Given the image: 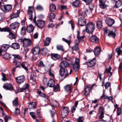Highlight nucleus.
Returning <instances> with one entry per match:
<instances>
[{"mask_svg":"<svg viewBox=\"0 0 122 122\" xmlns=\"http://www.w3.org/2000/svg\"><path fill=\"white\" fill-rule=\"evenodd\" d=\"M95 29V25L91 22L87 23L86 26L85 31L87 33H91L93 32Z\"/></svg>","mask_w":122,"mask_h":122,"instance_id":"obj_1","label":"nucleus"},{"mask_svg":"<svg viewBox=\"0 0 122 122\" xmlns=\"http://www.w3.org/2000/svg\"><path fill=\"white\" fill-rule=\"evenodd\" d=\"M59 74L61 77H64L63 78H66L69 75L67 70L66 68L60 67L59 71Z\"/></svg>","mask_w":122,"mask_h":122,"instance_id":"obj_2","label":"nucleus"},{"mask_svg":"<svg viewBox=\"0 0 122 122\" xmlns=\"http://www.w3.org/2000/svg\"><path fill=\"white\" fill-rule=\"evenodd\" d=\"M34 8L32 6H29L27 10V18L31 20H32L33 12Z\"/></svg>","mask_w":122,"mask_h":122,"instance_id":"obj_3","label":"nucleus"},{"mask_svg":"<svg viewBox=\"0 0 122 122\" xmlns=\"http://www.w3.org/2000/svg\"><path fill=\"white\" fill-rule=\"evenodd\" d=\"M69 109L66 107H64L61 110V117L63 118L66 117L69 112Z\"/></svg>","mask_w":122,"mask_h":122,"instance_id":"obj_4","label":"nucleus"},{"mask_svg":"<svg viewBox=\"0 0 122 122\" xmlns=\"http://www.w3.org/2000/svg\"><path fill=\"white\" fill-rule=\"evenodd\" d=\"M3 9L2 8L0 7V9L4 13L9 12L11 10L12 7L11 5H5L3 6Z\"/></svg>","mask_w":122,"mask_h":122,"instance_id":"obj_5","label":"nucleus"},{"mask_svg":"<svg viewBox=\"0 0 122 122\" xmlns=\"http://www.w3.org/2000/svg\"><path fill=\"white\" fill-rule=\"evenodd\" d=\"M24 46L27 47L31 45L32 44L31 41L29 39L25 38L22 40Z\"/></svg>","mask_w":122,"mask_h":122,"instance_id":"obj_6","label":"nucleus"},{"mask_svg":"<svg viewBox=\"0 0 122 122\" xmlns=\"http://www.w3.org/2000/svg\"><path fill=\"white\" fill-rule=\"evenodd\" d=\"M45 22L44 20H38L36 21L35 24L39 28H43L44 26Z\"/></svg>","mask_w":122,"mask_h":122,"instance_id":"obj_7","label":"nucleus"},{"mask_svg":"<svg viewBox=\"0 0 122 122\" xmlns=\"http://www.w3.org/2000/svg\"><path fill=\"white\" fill-rule=\"evenodd\" d=\"M15 80L17 83L20 84L24 82L25 77L24 76H21L15 78Z\"/></svg>","mask_w":122,"mask_h":122,"instance_id":"obj_8","label":"nucleus"},{"mask_svg":"<svg viewBox=\"0 0 122 122\" xmlns=\"http://www.w3.org/2000/svg\"><path fill=\"white\" fill-rule=\"evenodd\" d=\"M96 62V58H94L92 59L89 61L88 62H86L88 66L90 67L94 66Z\"/></svg>","mask_w":122,"mask_h":122,"instance_id":"obj_9","label":"nucleus"},{"mask_svg":"<svg viewBox=\"0 0 122 122\" xmlns=\"http://www.w3.org/2000/svg\"><path fill=\"white\" fill-rule=\"evenodd\" d=\"M94 86H96V85L95 84H93L91 88L88 86H87L85 88L84 94L86 96H88L89 95L91 89H92Z\"/></svg>","mask_w":122,"mask_h":122,"instance_id":"obj_10","label":"nucleus"},{"mask_svg":"<svg viewBox=\"0 0 122 122\" xmlns=\"http://www.w3.org/2000/svg\"><path fill=\"white\" fill-rule=\"evenodd\" d=\"M36 77L37 76L35 73L34 72H32L31 73V76L30 78L29 81L32 83H36Z\"/></svg>","mask_w":122,"mask_h":122,"instance_id":"obj_11","label":"nucleus"},{"mask_svg":"<svg viewBox=\"0 0 122 122\" xmlns=\"http://www.w3.org/2000/svg\"><path fill=\"white\" fill-rule=\"evenodd\" d=\"M4 88L6 90L12 91L14 90V87L10 83H6L4 84L3 86Z\"/></svg>","mask_w":122,"mask_h":122,"instance_id":"obj_12","label":"nucleus"},{"mask_svg":"<svg viewBox=\"0 0 122 122\" xmlns=\"http://www.w3.org/2000/svg\"><path fill=\"white\" fill-rule=\"evenodd\" d=\"M115 21L113 19L110 17H108L107 19L106 23L110 26H112V25L115 23Z\"/></svg>","mask_w":122,"mask_h":122,"instance_id":"obj_13","label":"nucleus"},{"mask_svg":"<svg viewBox=\"0 0 122 122\" xmlns=\"http://www.w3.org/2000/svg\"><path fill=\"white\" fill-rule=\"evenodd\" d=\"M45 88L43 86H41L40 87V88L37 90V93L40 96L42 97H46L45 94L41 92L42 90L43 92L44 91Z\"/></svg>","mask_w":122,"mask_h":122,"instance_id":"obj_14","label":"nucleus"},{"mask_svg":"<svg viewBox=\"0 0 122 122\" xmlns=\"http://www.w3.org/2000/svg\"><path fill=\"white\" fill-rule=\"evenodd\" d=\"M104 33L105 34L108 33V36H110L112 37H114L116 36L115 32H113L112 31H110L107 29H105L104 30Z\"/></svg>","mask_w":122,"mask_h":122,"instance_id":"obj_15","label":"nucleus"},{"mask_svg":"<svg viewBox=\"0 0 122 122\" xmlns=\"http://www.w3.org/2000/svg\"><path fill=\"white\" fill-rule=\"evenodd\" d=\"M90 41L93 42L97 43L98 42L99 39L96 36L92 35L90 37Z\"/></svg>","mask_w":122,"mask_h":122,"instance_id":"obj_16","label":"nucleus"},{"mask_svg":"<svg viewBox=\"0 0 122 122\" xmlns=\"http://www.w3.org/2000/svg\"><path fill=\"white\" fill-rule=\"evenodd\" d=\"M86 21L84 18H80L79 19L78 23L81 26H84L86 24Z\"/></svg>","mask_w":122,"mask_h":122,"instance_id":"obj_17","label":"nucleus"},{"mask_svg":"<svg viewBox=\"0 0 122 122\" xmlns=\"http://www.w3.org/2000/svg\"><path fill=\"white\" fill-rule=\"evenodd\" d=\"M69 64L66 61H62L60 67L65 68L68 67L69 66Z\"/></svg>","mask_w":122,"mask_h":122,"instance_id":"obj_18","label":"nucleus"},{"mask_svg":"<svg viewBox=\"0 0 122 122\" xmlns=\"http://www.w3.org/2000/svg\"><path fill=\"white\" fill-rule=\"evenodd\" d=\"M40 52V49L39 46L35 47L33 48L32 49V52L34 55L38 54Z\"/></svg>","mask_w":122,"mask_h":122,"instance_id":"obj_19","label":"nucleus"},{"mask_svg":"<svg viewBox=\"0 0 122 122\" xmlns=\"http://www.w3.org/2000/svg\"><path fill=\"white\" fill-rule=\"evenodd\" d=\"M19 25V23L18 22H15L12 23L10 25V27L11 29H14L18 27Z\"/></svg>","mask_w":122,"mask_h":122,"instance_id":"obj_20","label":"nucleus"},{"mask_svg":"<svg viewBox=\"0 0 122 122\" xmlns=\"http://www.w3.org/2000/svg\"><path fill=\"white\" fill-rule=\"evenodd\" d=\"M51 55L52 59L54 60L59 59L60 57V55L58 54L51 53Z\"/></svg>","mask_w":122,"mask_h":122,"instance_id":"obj_21","label":"nucleus"},{"mask_svg":"<svg viewBox=\"0 0 122 122\" xmlns=\"http://www.w3.org/2000/svg\"><path fill=\"white\" fill-rule=\"evenodd\" d=\"M34 29V27L33 25H30L27 27L26 30L28 32L30 33L33 31Z\"/></svg>","mask_w":122,"mask_h":122,"instance_id":"obj_22","label":"nucleus"},{"mask_svg":"<svg viewBox=\"0 0 122 122\" xmlns=\"http://www.w3.org/2000/svg\"><path fill=\"white\" fill-rule=\"evenodd\" d=\"M10 47L15 49H18L20 47V45L18 43H13L10 45Z\"/></svg>","mask_w":122,"mask_h":122,"instance_id":"obj_23","label":"nucleus"},{"mask_svg":"<svg viewBox=\"0 0 122 122\" xmlns=\"http://www.w3.org/2000/svg\"><path fill=\"white\" fill-rule=\"evenodd\" d=\"M36 103L35 102L30 103L28 105V107L30 109H33L36 108Z\"/></svg>","mask_w":122,"mask_h":122,"instance_id":"obj_24","label":"nucleus"},{"mask_svg":"<svg viewBox=\"0 0 122 122\" xmlns=\"http://www.w3.org/2000/svg\"><path fill=\"white\" fill-rule=\"evenodd\" d=\"M55 82L54 80L52 79H50L48 81V82L47 86L50 87H53L55 84Z\"/></svg>","mask_w":122,"mask_h":122,"instance_id":"obj_25","label":"nucleus"},{"mask_svg":"<svg viewBox=\"0 0 122 122\" xmlns=\"http://www.w3.org/2000/svg\"><path fill=\"white\" fill-rule=\"evenodd\" d=\"M20 13L19 11L18 10L16 13H12L10 15V18L11 19H13L19 16V14Z\"/></svg>","mask_w":122,"mask_h":122,"instance_id":"obj_26","label":"nucleus"},{"mask_svg":"<svg viewBox=\"0 0 122 122\" xmlns=\"http://www.w3.org/2000/svg\"><path fill=\"white\" fill-rule=\"evenodd\" d=\"M10 47V46L9 45L5 44L2 45L0 48L3 51H5L7 50Z\"/></svg>","mask_w":122,"mask_h":122,"instance_id":"obj_27","label":"nucleus"},{"mask_svg":"<svg viewBox=\"0 0 122 122\" xmlns=\"http://www.w3.org/2000/svg\"><path fill=\"white\" fill-rule=\"evenodd\" d=\"M101 51L100 48L98 47H97L95 48L94 50V53L96 55H98Z\"/></svg>","mask_w":122,"mask_h":122,"instance_id":"obj_28","label":"nucleus"},{"mask_svg":"<svg viewBox=\"0 0 122 122\" xmlns=\"http://www.w3.org/2000/svg\"><path fill=\"white\" fill-rule=\"evenodd\" d=\"M72 66L74 70L75 71H77L79 69L80 67V65L79 64L74 63L73 64Z\"/></svg>","mask_w":122,"mask_h":122,"instance_id":"obj_29","label":"nucleus"},{"mask_svg":"<svg viewBox=\"0 0 122 122\" xmlns=\"http://www.w3.org/2000/svg\"><path fill=\"white\" fill-rule=\"evenodd\" d=\"M65 90L66 92H71L72 89V86L70 85H67L66 86L64 87Z\"/></svg>","mask_w":122,"mask_h":122,"instance_id":"obj_30","label":"nucleus"},{"mask_svg":"<svg viewBox=\"0 0 122 122\" xmlns=\"http://www.w3.org/2000/svg\"><path fill=\"white\" fill-rule=\"evenodd\" d=\"M51 39L50 38L46 37L45 41L44 42V45L46 46L49 45L51 42Z\"/></svg>","mask_w":122,"mask_h":122,"instance_id":"obj_31","label":"nucleus"},{"mask_svg":"<svg viewBox=\"0 0 122 122\" xmlns=\"http://www.w3.org/2000/svg\"><path fill=\"white\" fill-rule=\"evenodd\" d=\"M102 21L99 20L98 21L97 23V26L98 29H100L102 27Z\"/></svg>","mask_w":122,"mask_h":122,"instance_id":"obj_32","label":"nucleus"},{"mask_svg":"<svg viewBox=\"0 0 122 122\" xmlns=\"http://www.w3.org/2000/svg\"><path fill=\"white\" fill-rule=\"evenodd\" d=\"M72 49L73 51H76L78 50L79 47L78 44L76 43L72 47Z\"/></svg>","mask_w":122,"mask_h":122,"instance_id":"obj_33","label":"nucleus"},{"mask_svg":"<svg viewBox=\"0 0 122 122\" xmlns=\"http://www.w3.org/2000/svg\"><path fill=\"white\" fill-rule=\"evenodd\" d=\"M50 10L52 12H54L56 10V6L52 4H50Z\"/></svg>","mask_w":122,"mask_h":122,"instance_id":"obj_34","label":"nucleus"},{"mask_svg":"<svg viewBox=\"0 0 122 122\" xmlns=\"http://www.w3.org/2000/svg\"><path fill=\"white\" fill-rule=\"evenodd\" d=\"M13 56H14L13 63H15L16 61H18L21 58L20 56L18 55H13Z\"/></svg>","mask_w":122,"mask_h":122,"instance_id":"obj_35","label":"nucleus"},{"mask_svg":"<svg viewBox=\"0 0 122 122\" xmlns=\"http://www.w3.org/2000/svg\"><path fill=\"white\" fill-rule=\"evenodd\" d=\"M12 103L13 105L14 106H17L18 105L17 97H16L15 98L12 102Z\"/></svg>","mask_w":122,"mask_h":122,"instance_id":"obj_36","label":"nucleus"},{"mask_svg":"<svg viewBox=\"0 0 122 122\" xmlns=\"http://www.w3.org/2000/svg\"><path fill=\"white\" fill-rule=\"evenodd\" d=\"M48 81V79H47L46 78H43V82L44 85L46 86H47Z\"/></svg>","mask_w":122,"mask_h":122,"instance_id":"obj_37","label":"nucleus"},{"mask_svg":"<svg viewBox=\"0 0 122 122\" xmlns=\"http://www.w3.org/2000/svg\"><path fill=\"white\" fill-rule=\"evenodd\" d=\"M115 7L118 8L120 6L122 5L121 1H116Z\"/></svg>","mask_w":122,"mask_h":122,"instance_id":"obj_38","label":"nucleus"},{"mask_svg":"<svg viewBox=\"0 0 122 122\" xmlns=\"http://www.w3.org/2000/svg\"><path fill=\"white\" fill-rule=\"evenodd\" d=\"M4 58L7 60L9 59L10 58V55L8 53L5 54L3 56Z\"/></svg>","mask_w":122,"mask_h":122,"instance_id":"obj_39","label":"nucleus"},{"mask_svg":"<svg viewBox=\"0 0 122 122\" xmlns=\"http://www.w3.org/2000/svg\"><path fill=\"white\" fill-rule=\"evenodd\" d=\"M26 30L25 27H23L21 29V33L22 35H24L26 34Z\"/></svg>","mask_w":122,"mask_h":122,"instance_id":"obj_40","label":"nucleus"},{"mask_svg":"<svg viewBox=\"0 0 122 122\" xmlns=\"http://www.w3.org/2000/svg\"><path fill=\"white\" fill-rule=\"evenodd\" d=\"M9 32V33L10 37V39L12 40L15 38V34L10 31H10Z\"/></svg>","mask_w":122,"mask_h":122,"instance_id":"obj_41","label":"nucleus"},{"mask_svg":"<svg viewBox=\"0 0 122 122\" xmlns=\"http://www.w3.org/2000/svg\"><path fill=\"white\" fill-rule=\"evenodd\" d=\"M0 29L1 32H9L10 31V29L8 27H5L3 28H1L0 27Z\"/></svg>","mask_w":122,"mask_h":122,"instance_id":"obj_42","label":"nucleus"},{"mask_svg":"<svg viewBox=\"0 0 122 122\" xmlns=\"http://www.w3.org/2000/svg\"><path fill=\"white\" fill-rule=\"evenodd\" d=\"M48 50L46 48H45L43 49L41 51L42 54L45 55L48 52Z\"/></svg>","mask_w":122,"mask_h":122,"instance_id":"obj_43","label":"nucleus"},{"mask_svg":"<svg viewBox=\"0 0 122 122\" xmlns=\"http://www.w3.org/2000/svg\"><path fill=\"white\" fill-rule=\"evenodd\" d=\"M120 47L122 48V42H121V47L116 49V51L118 55H120L122 52V51L120 49Z\"/></svg>","mask_w":122,"mask_h":122,"instance_id":"obj_44","label":"nucleus"},{"mask_svg":"<svg viewBox=\"0 0 122 122\" xmlns=\"http://www.w3.org/2000/svg\"><path fill=\"white\" fill-rule=\"evenodd\" d=\"M48 74L51 76L53 78H54V71H51V70H49L47 72Z\"/></svg>","mask_w":122,"mask_h":122,"instance_id":"obj_45","label":"nucleus"},{"mask_svg":"<svg viewBox=\"0 0 122 122\" xmlns=\"http://www.w3.org/2000/svg\"><path fill=\"white\" fill-rule=\"evenodd\" d=\"M56 48L58 50H61L62 51H64V49L62 46L58 45L56 46Z\"/></svg>","mask_w":122,"mask_h":122,"instance_id":"obj_46","label":"nucleus"},{"mask_svg":"<svg viewBox=\"0 0 122 122\" xmlns=\"http://www.w3.org/2000/svg\"><path fill=\"white\" fill-rule=\"evenodd\" d=\"M72 4L74 6L76 7H77L79 6L80 2L78 0H76L74 1Z\"/></svg>","mask_w":122,"mask_h":122,"instance_id":"obj_47","label":"nucleus"},{"mask_svg":"<svg viewBox=\"0 0 122 122\" xmlns=\"http://www.w3.org/2000/svg\"><path fill=\"white\" fill-rule=\"evenodd\" d=\"M55 17V15L53 13H51L50 15V21H52L53 19H54Z\"/></svg>","mask_w":122,"mask_h":122,"instance_id":"obj_48","label":"nucleus"},{"mask_svg":"<svg viewBox=\"0 0 122 122\" xmlns=\"http://www.w3.org/2000/svg\"><path fill=\"white\" fill-rule=\"evenodd\" d=\"M38 66L41 68H43L45 66V65L44 64L43 62L41 61L38 64Z\"/></svg>","mask_w":122,"mask_h":122,"instance_id":"obj_49","label":"nucleus"},{"mask_svg":"<svg viewBox=\"0 0 122 122\" xmlns=\"http://www.w3.org/2000/svg\"><path fill=\"white\" fill-rule=\"evenodd\" d=\"M29 87V85L28 84H25L22 87V89H23L25 90H28V88Z\"/></svg>","mask_w":122,"mask_h":122,"instance_id":"obj_50","label":"nucleus"},{"mask_svg":"<svg viewBox=\"0 0 122 122\" xmlns=\"http://www.w3.org/2000/svg\"><path fill=\"white\" fill-rule=\"evenodd\" d=\"M54 90L55 91V92H57L59 90V85L57 84L56 85H54Z\"/></svg>","mask_w":122,"mask_h":122,"instance_id":"obj_51","label":"nucleus"},{"mask_svg":"<svg viewBox=\"0 0 122 122\" xmlns=\"http://www.w3.org/2000/svg\"><path fill=\"white\" fill-rule=\"evenodd\" d=\"M84 119L83 117H79L77 120V122H83Z\"/></svg>","mask_w":122,"mask_h":122,"instance_id":"obj_52","label":"nucleus"},{"mask_svg":"<svg viewBox=\"0 0 122 122\" xmlns=\"http://www.w3.org/2000/svg\"><path fill=\"white\" fill-rule=\"evenodd\" d=\"M101 4L99 5L103 9H104L107 7V5L103 3V2L100 3Z\"/></svg>","mask_w":122,"mask_h":122,"instance_id":"obj_53","label":"nucleus"},{"mask_svg":"<svg viewBox=\"0 0 122 122\" xmlns=\"http://www.w3.org/2000/svg\"><path fill=\"white\" fill-rule=\"evenodd\" d=\"M86 14L85 12H83L79 15V16L80 18H83L86 16Z\"/></svg>","mask_w":122,"mask_h":122,"instance_id":"obj_54","label":"nucleus"},{"mask_svg":"<svg viewBox=\"0 0 122 122\" xmlns=\"http://www.w3.org/2000/svg\"><path fill=\"white\" fill-rule=\"evenodd\" d=\"M21 65L22 67L26 71H28V69L26 66V65L24 63L22 62L21 64Z\"/></svg>","mask_w":122,"mask_h":122,"instance_id":"obj_55","label":"nucleus"},{"mask_svg":"<svg viewBox=\"0 0 122 122\" xmlns=\"http://www.w3.org/2000/svg\"><path fill=\"white\" fill-rule=\"evenodd\" d=\"M36 8L37 10H42L43 9V7L40 5H37Z\"/></svg>","mask_w":122,"mask_h":122,"instance_id":"obj_56","label":"nucleus"},{"mask_svg":"<svg viewBox=\"0 0 122 122\" xmlns=\"http://www.w3.org/2000/svg\"><path fill=\"white\" fill-rule=\"evenodd\" d=\"M99 112H104V108L103 106H100L99 107Z\"/></svg>","mask_w":122,"mask_h":122,"instance_id":"obj_57","label":"nucleus"},{"mask_svg":"<svg viewBox=\"0 0 122 122\" xmlns=\"http://www.w3.org/2000/svg\"><path fill=\"white\" fill-rule=\"evenodd\" d=\"M111 86V83L110 82H107L105 83L104 86L106 89H107Z\"/></svg>","mask_w":122,"mask_h":122,"instance_id":"obj_58","label":"nucleus"},{"mask_svg":"<svg viewBox=\"0 0 122 122\" xmlns=\"http://www.w3.org/2000/svg\"><path fill=\"white\" fill-rule=\"evenodd\" d=\"M58 7L59 8H60L61 10L66 9V6L64 5H58Z\"/></svg>","mask_w":122,"mask_h":122,"instance_id":"obj_59","label":"nucleus"},{"mask_svg":"<svg viewBox=\"0 0 122 122\" xmlns=\"http://www.w3.org/2000/svg\"><path fill=\"white\" fill-rule=\"evenodd\" d=\"M14 63L15 64V66H16V67H20V65H21V63H20V62L18 61H16L15 63Z\"/></svg>","mask_w":122,"mask_h":122,"instance_id":"obj_60","label":"nucleus"},{"mask_svg":"<svg viewBox=\"0 0 122 122\" xmlns=\"http://www.w3.org/2000/svg\"><path fill=\"white\" fill-rule=\"evenodd\" d=\"M30 114L31 116L33 119H34L36 117L35 113L34 112H31L30 113Z\"/></svg>","mask_w":122,"mask_h":122,"instance_id":"obj_61","label":"nucleus"},{"mask_svg":"<svg viewBox=\"0 0 122 122\" xmlns=\"http://www.w3.org/2000/svg\"><path fill=\"white\" fill-rule=\"evenodd\" d=\"M121 112V109L120 108L118 107L117 110V115L118 116L120 115Z\"/></svg>","mask_w":122,"mask_h":122,"instance_id":"obj_62","label":"nucleus"},{"mask_svg":"<svg viewBox=\"0 0 122 122\" xmlns=\"http://www.w3.org/2000/svg\"><path fill=\"white\" fill-rule=\"evenodd\" d=\"M94 7V5L93 3H91L89 5V7L91 10H92Z\"/></svg>","mask_w":122,"mask_h":122,"instance_id":"obj_63","label":"nucleus"},{"mask_svg":"<svg viewBox=\"0 0 122 122\" xmlns=\"http://www.w3.org/2000/svg\"><path fill=\"white\" fill-rule=\"evenodd\" d=\"M11 118L9 116H6L5 118V122H7L8 120H10Z\"/></svg>","mask_w":122,"mask_h":122,"instance_id":"obj_64","label":"nucleus"}]
</instances>
